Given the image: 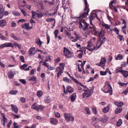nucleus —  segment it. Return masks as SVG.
I'll list each match as a JSON object with an SVG mask.
<instances>
[{
  "label": "nucleus",
  "instance_id": "5701e85b",
  "mask_svg": "<svg viewBox=\"0 0 128 128\" xmlns=\"http://www.w3.org/2000/svg\"><path fill=\"white\" fill-rule=\"evenodd\" d=\"M35 48H30L28 51V53L30 55L34 54L36 51L35 50Z\"/></svg>",
  "mask_w": 128,
  "mask_h": 128
},
{
  "label": "nucleus",
  "instance_id": "f3484780",
  "mask_svg": "<svg viewBox=\"0 0 128 128\" xmlns=\"http://www.w3.org/2000/svg\"><path fill=\"white\" fill-rule=\"evenodd\" d=\"M12 110L16 113H18V109L17 106L14 104H11V105Z\"/></svg>",
  "mask_w": 128,
  "mask_h": 128
},
{
  "label": "nucleus",
  "instance_id": "5fc2aeb1",
  "mask_svg": "<svg viewBox=\"0 0 128 128\" xmlns=\"http://www.w3.org/2000/svg\"><path fill=\"white\" fill-rule=\"evenodd\" d=\"M54 113L55 114L57 118H59L60 117V114L57 112H54Z\"/></svg>",
  "mask_w": 128,
  "mask_h": 128
},
{
  "label": "nucleus",
  "instance_id": "0eeeda50",
  "mask_svg": "<svg viewBox=\"0 0 128 128\" xmlns=\"http://www.w3.org/2000/svg\"><path fill=\"white\" fill-rule=\"evenodd\" d=\"M66 120L67 122L69 121L73 122L74 118L70 114L65 113L64 114Z\"/></svg>",
  "mask_w": 128,
  "mask_h": 128
},
{
  "label": "nucleus",
  "instance_id": "603ef678",
  "mask_svg": "<svg viewBox=\"0 0 128 128\" xmlns=\"http://www.w3.org/2000/svg\"><path fill=\"white\" fill-rule=\"evenodd\" d=\"M44 108V106L42 105H40L38 106V110L39 109L41 110H43V108Z\"/></svg>",
  "mask_w": 128,
  "mask_h": 128
},
{
  "label": "nucleus",
  "instance_id": "aec40b11",
  "mask_svg": "<svg viewBox=\"0 0 128 128\" xmlns=\"http://www.w3.org/2000/svg\"><path fill=\"white\" fill-rule=\"evenodd\" d=\"M6 24V21L4 20H0V26L1 27H3Z\"/></svg>",
  "mask_w": 128,
  "mask_h": 128
},
{
  "label": "nucleus",
  "instance_id": "de8ad7c7",
  "mask_svg": "<svg viewBox=\"0 0 128 128\" xmlns=\"http://www.w3.org/2000/svg\"><path fill=\"white\" fill-rule=\"evenodd\" d=\"M36 78L35 76H31L29 79L30 81H34L36 80Z\"/></svg>",
  "mask_w": 128,
  "mask_h": 128
},
{
  "label": "nucleus",
  "instance_id": "72a5a7b5",
  "mask_svg": "<svg viewBox=\"0 0 128 128\" xmlns=\"http://www.w3.org/2000/svg\"><path fill=\"white\" fill-rule=\"evenodd\" d=\"M43 92L40 90H38L37 92V95L39 97H40L42 96Z\"/></svg>",
  "mask_w": 128,
  "mask_h": 128
},
{
  "label": "nucleus",
  "instance_id": "20e7f679",
  "mask_svg": "<svg viewBox=\"0 0 128 128\" xmlns=\"http://www.w3.org/2000/svg\"><path fill=\"white\" fill-rule=\"evenodd\" d=\"M64 64L62 63L60 64V66L56 68V72H58L57 74L58 78H59L60 76L63 73V70L64 68Z\"/></svg>",
  "mask_w": 128,
  "mask_h": 128
},
{
  "label": "nucleus",
  "instance_id": "a211bd4d",
  "mask_svg": "<svg viewBox=\"0 0 128 128\" xmlns=\"http://www.w3.org/2000/svg\"><path fill=\"white\" fill-rule=\"evenodd\" d=\"M110 104H108L107 105L106 107L103 108L102 110L103 112L104 113H106L108 112L110 110Z\"/></svg>",
  "mask_w": 128,
  "mask_h": 128
},
{
  "label": "nucleus",
  "instance_id": "49530a36",
  "mask_svg": "<svg viewBox=\"0 0 128 128\" xmlns=\"http://www.w3.org/2000/svg\"><path fill=\"white\" fill-rule=\"evenodd\" d=\"M78 51L80 52V53L78 54V57L79 58H80L82 57L83 52L82 50H80Z\"/></svg>",
  "mask_w": 128,
  "mask_h": 128
},
{
  "label": "nucleus",
  "instance_id": "79ce46f5",
  "mask_svg": "<svg viewBox=\"0 0 128 128\" xmlns=\"http://www.w3.org/2000/svg\"><path fill=\"white\" fill-rule=\"evenodd\" d=\"M48 68V70H54L55 69V67L54 66H52L50 65H48L47 67Z\"/></svg>",
  "mask_w": 128,
  "mask_h": 128
},
{
  "label": "nucleus",
  "instance_id": "8fccbe9b",
  "mask_svg": "<svg viewBox=\"0 0 128 128\" xmlns=\"http://www.w3.org/2000/svg\"><path fill=\"white\" fill-rule=\"evenodd\" d=\"M84 110L88 114L90 115V112L89 108L86 107L84 108Z\"/></svg>",
  "mask_w": 128,
  "mask_h": 128
},
{
  "label": "nucleus",
  "instance_id": "7c9ffc66",
  "mask_svg": "<svg viewBox=\"0 0 128 128\" xmlns=\"http://www.w3.org/2000/svg\"><path fill=\"white\" fill-rule=\"evenodd\" d=\"M32 18L34 19V16L37 17V16H38V14L35 11L32 12Z\"/></svg>",
  "mask_w": 128,
  "mask_h": 128
},
{
  "label": "nucleus",
  "instance_id": "6ab92c4d",
  "mask_svg": "<svg viewBox=\"0 0 128 128\" xmlns=\"http://www.w3.org/2000/svg\"><path fill=\"white\" fill-rule=\"evenodd\" d=\"M73 88L70 86H67L66 87V91L70 93H72L74 92Z\"/></svg>",
  "mask_w": 128,
  "mask_h": 128
},
{
  "label": "nucleus",
  "instance_id": "e2e57ef3",
  "mask_svg": "<svg viewBox=\"0 0 128 128\" xmlns=\"http://www.w3.org/2000/svg\"><path fill=\"white\" fill-rule=\"evenodd\" d=\"M100 40L99 41V42L100 43L99 45L98 46V48H99L102 45V43H103V39L102 40Z\"/></svg>",
  "mask_w": 128,
  "mask_h": 128
},
{
  "label": "nucleus",
  "instance_id": "393cba45",
  "mask_svg": "<svg viewBox=\"0 0 128 128\" xmlns=\"http://www.w3.org/2000/svg\"><path fill=\"white\" fill-rule=\"evenodd\" d=\"M65 34L68 36L70 39L74 38V37L71 36V34H70L66 30H64Z\"/></svg>",
  "mask_w": 128,
  "mask_h": 128
},
{
  "label": "nucleus",
  "instance_id": "dca6fc26",
  "mask_svg": "<svg viewBox=\"0 0 128 128\" xmlns=\"http://www.w3.org/2000/svg\"><path fill=\"white\" fill-rule=\"evenodd\" d=\"M50 122L53 125H56L58 123V121L56 119L51 118L50 119Z\"/></svg>",
  "mask_w": 128,
  "mask_h": 128
},
{
  "label": "nucleus",
  "instance_id": "4c0bfd02",
  "mask_svg": "<svg viewBox=\"0 0 128 128\" xmlns=\"http://www.w3.org/2000/svg\"><path fill=\"white\" fill-rule=\"evenodd\" d=\"M13 14L15 16H20V14L18 12L16 11H13L12 12Z\"/></svg>",
  "mask_w": 128,
  "mask_h": 128
},
{
  "label": "nucleus",
  "instance_id": "338daca9",
  "mask_svg": "<svg viewBox=\"0 0 128 128\" xmlns=\"http://www.w3.org/2000/svg\"><path fill=\"white\" fill-rule=\"evenodd\" d=\"M113 30L115 32H116L117 34H119V31L116 28H114Z\"/></svg>",
  "mask_w": 128,
  "mask_h": 128
},
{
  "label": "nucleus",
  "instance_id": "b1692460",
  "mask_svg": "<svg viewBox=\"0 0 128 128\" xmlns=\"http://www.w3.org/2000/svg\"><path fill=\"white\" fill-rule=\"evenodd\" d=\"M31 108L36 110H38V106L36 103H35L33 104L31 106Z\"/></svg>",
  "mask_w": 128,
  "mask_h": 128
},
{
  "label": "nucleus",
  "instance_id": "ddd939ff",
  "mask_svg": "<svg viewBox=\"0 0 128 128\" xmlns=\"http://www.w3.org/2000/svg\"><path fill=\"white\" fill-rule=\"evenodd\" d=\"M62 0V4L63 6V8L64 10H66L67 8H68L69 5V2L68 0L67 2L68 3L66 2V4L65 3V0Z\"/></svg>",
  "mask_w": 128,
  "mask_h": 128
},
{
  "label": "nucleus",
  "instance_id": "a19ab883",
  "mask_svg": "<svg viewBox=\"0 0 128 128\" xmlns=\"http://www.w3.org/2000/svg\"><path fill=\"white\" fill-rule=\"evenodd\" d=\"M48 4L49 5L52 6L54 4L55 1L54 0H51V1L48 2Z\"/></svg>",
  "mask_w": 128,
  "mask_h": 128
},
{
  "label": "nucleus",
  "instance_id": "39448f33",
  "mask_svg": "<svg viewBox=\"0 0 128 128\" xmlns=\"http://www.w3.org/2000/svg\"><path fill=\"white\" fill-rule=\"evenodd\" d=\"M82 91H84L82 94V98L86 99L90 96L93 92L92 90L91 89L83 90Z\"/></svg>",
  "mask_w": 128,
  "mask_h": 128
},
{
  "label": "nucleus",
  "instance_id": "2eb2a0df",
  "mask_svg": "<svg viewBox=\"0 0 128 128\" xmlns=\"http://www.w3.org/2000/svg\"><path fill=\"white\" fill-rule=\"evenodd\" d=\"M35 42L40 47H41L42 44L43 43V42L41 41L40 39L38 38H37L35 39Z\"/></svg>",
  "mask_w": 128,
  "mask_h": 128
},
{
  "label": "nucleus",
  "instance_id": "a18cd8bd",
  "mask_svg": "<svg viewBox=\"0 0 128 128\" xmlns=\"http://www.w3.org/2000/svg\"><path fill=\"white\" fill-rule=\"evenodd\" d=\"M63 80L64 82H71V81L70 80V79L66 77L64 78H63Z\"/></svg>",
  "mask_w": 128,
  "mask_h": 128
},
{
  "label": "nucleus",
  "instance_id": "cd10ccee",
  "mask_svg": "<svg viewBox=\"0 0 128 128\" xmlns=\"http://www.w3.org/2000/svg\"><path fill=\"white\" fill-rule=\"evenodd\" d=\"M122 107L120 108L118 107L116 108L115 110V113L116 114H117L120 112L122 110Z\"/></svg>",
  "mask_w": 128,
  "mask_h": 128
},
{
  "label": "nucleus",
  "instance_id": "09e8293b",
  "mask_svg": "<svg viewBox=\"0 0 128 128\" xmlns=\"http://www.w3.org/2000/svg\"><path fill=\"white\" fill-rule=\"evenodd\" d=\"M92 110L93 113L95 114H97L96 109L94 107H92Z\"/></svg>",
  "mask_w": 128,
  "mask_h": 128
},
{
  "label": "nucleus",
  "instance_id": "1a4fd4ad",
  "mask_svg": "<svg viewBox=\"0 0 128 128\" xmlns=\"http://www.w3.org/2000/svg\"><path fill=\"white\" fill-rule=\"evenodd\" d=\"M106 60L105 57H102L100 62L96 64V65L100 66H104L106 64Z\"/></svg>",
  "mask_w": 128,
  "mask_h": 128
},
{
  "label": "nucleus",
  "instance_id": "c85d7f7f",
  "mask_svg": "<svg viewBox=\"0 0 128 128\" xmlns=\"http://www.w3.org/2000/svg\"><path fill=\"white\" fill-rule=\"evenodd\" d=\"M122 74L125 78H126L128 76V71L123 70L122 72Z\"/></svg>",
  "mask_w": 128,
  "mask_h": 128
},
{
  "label": "nucleus",
  "instance_id": "052dcab7",
  "mask_svg": "<svg viewBox=\"0 0 128 128\" xmlns=\"http://www.w3.org/2000/svg\"><path fill=\"white\" fill-rule=\"evenodd\" d=\"M19 80L24 84H26V82L24 79H20Z\"/></svg>",
  "mask_w": 128,
  "mask_h": 128
},
{
  "label": "nucleus",
  "instance_id": "f704fd0d",
  "mask_svg": "<svg viewBox=\"0 0 128 128\" xmlns=\"http://www.w3.org/2000/svg\"><path fill=\"white\" fill-rule=\"evenodd\" d=\"M127 26L126 25H124V26L122 27V30L123 32L125 34H126V28Z\"/></svg>",
  "mask_w": 128,
  "mask_h": 128
},
{
  "label": "nucleus",
  "instance_id": "c9c22d12",
  "mask_svg": "<svg viewBox=\"0 0 128 128\" xmlns=\"http://www.w3.org/2000/svg\"><path fill=\"white\" fill-rule=\"evenodd\" d=\"M102 26H103L105 27V28L106 29H109L110 28V25L107 24H102Z\"/></svg>",
  "mask_w": 128,
  "mask_h": 128
},
{
  "label": "nucleus",
  "instance_id": "412c9836",
  "mask_svg": "<svg viewBox=\"0 0 128 128\" xmlns=\"http://www.w3.org/2000/svg\"><path fill=\"white\" fill-rule=\"evenodd\" d=\"M51 98L48 96H45L44 98V101L45 103L48 104L51 101Z\"/></svg>",
  "mask_w": 128,
  "mask_h": 128
},
{
  "label": "nucleus",
  "instance_id": "6e6d98bb",
  "mask_svg": "<svg viewBox=\"0 0 128 128\" xmlns=\"http://www.w3.org/2000/svg\"><path fill=\"white\" fill-rule=\"evenodd\" d=\"M46 37L47 38V44H48L49 43L50 40V36L48 35V34H47L46 35Z\"/></svg>",
  "mask_w": 128,
  "mask_h": 128
},
{
  "label": "nucleus",
  "instance_id": "f03ea898",
  "mask_svg": "<svg viewBox=\"0 0 128 128\" xmlns=\"http://www.w3.org/2000/svg\"><path fill=\"white\" fill-rule=\"evenodd\" d=\"M85 5V8L83 12L80 13V16L77 18L79 19L82 18H85L88 15V13L90 11L89 5L88 3L87 0H84Z\"/></svg>",
  "mask_w": 128,
  "mask_h": 128
},
{
  "label": "nucleus",
  "instance_id": "37998d69",
  "mask_svg": "<svg viewBox=\"0 0 128 128\" xmlns=\"http://www.w3.org/2000/svg\"><path fill=\"white\" fill-rule=\"evenodd\" d=\"M88 50L87 52L90 54L92 53L94 48H86Z\"/></svg>",
  "mask_w": 128,
  "mask_h": 128
},
{
  "label": "nucleus",
  "instance_id": "4468645a",
  "mask_svg": "<svg viewBox=\"0 0 128 128\" xmlns=\"http://www.w3.org/2000/svg\"><path fill=\"white\" fill-rule=\"evenodd\" d=\"M100 30L96 28L95 26H93V29H92V32H93L94 34L97 36Z\"/></svg>",
  "mask_w": 128,
  "mask_h": 128
},
{
  "label": "nucleus",
  "instance_id": "13d9d810",
  "mask_svg": "<svg viewBox=\"0 0 128 128\" xmlns=\"http://www.w3.org/2000/svg\"><path fill=\"white\" fill-rule=\"evenodd\" d=\"M72 80L75 83L77 84H78L80 83V82L77 80L76 79L74 78H72Z\"/></svg>",
  "mask_w": 128,
  "mask_h": 128
},
{
  "label": "nucleus",
  "instance_id": "4be33fe9",
  "mask_svg": "<svg viewBox=\"0 0 128 128\" xmlns=\"http://www.w3.org/2000/svg\"><path fill=\"white\" fill-rule=\"evenodd\" d=\"M76 94L75 93H74L70 96V98L72 102H74L76 100Z\"/></svg>",
  "mask_w": 128,
  "mask_h": 128
},
{
  "label": "nucleus",
  "instance_id": "423d86ee",
  "mask_svg": "<svg viewBox=\"0 0 128 128\" xmlns=\"http://www.w3.org/2000/svg\"><path fill=\"white\" fill-rule=\"evenodd\" d=\"M14 46L15 48L18 47V48H20L19 45L16 42H15L14 44V45L11 42L6 43L0 46V48H3L4 47H12L13 48L14 47Z\"/></svg>",
  "mask_w": 128,
  "mask_h": 128
},
{
  "label": "nucleus",
  "instance_id": "3c124183",
  "mask_svg": "<svg viewBox=\"0 0 128 128\" xmlns=\"http://www.w3.org/2000/svg\"><path fill=\"white\" fill-rule=\"evenodd\" d=\"M54 20V18H48L46 20V21L48 22H50L53 21Z\"/></svg>",
  "mask_w": 128,
  "mask_h": 128
},
{
  "label": "nucleus",
  "instance_id": "2f4dec72",
  "mask_svg": "<svg viewBox=\"0 0 128 128\" xmlns=\"http://www.w3.org/2000/svg\"><path fill=\"white\" fill-rule=\"evenodd\" d=\"M108 120V117L106 116H104L102 118V121L104 123H106Z\"/></svg>",
  "mask_w": 128,
  "mask_h": 128
},
{
  "label": "nucleus",
  "instance_id": "bb28decb",
  "mask_svg": "<svg viewBox=\"0 0 128 128\" xmlns=\"http://www.w3.org/2000/svg\"><path fill=\"white\" fill-rule=\"evenodd\" d=\"M116 2H117L116 0H113L111 1L109 4L110 8L112 10V6H114L113 5V4H115Z\"/></svg>",
  "mask_w": 128,
  "mask_h": 128
},
{
  "label": "nucleus",
  "instance_id": "4d7b16f0",
  "mask_svg": "<svg viewBox=\"0 0 128 128\" xmlns=\"http://www.w3.org/2000/svg\"><path fill=\"white\" fill-rule=\"evenodd\" d=\"M28 66V65L26 64H24V65H22V66H21V68L23 69V70H25L26 68H25L27 67Z\"/></svg>",
  "mask_w": 128,
  "mask_h": 128
},
{
  "label": "nucleus",
  "instance_id": "e433bc0d",
  "mask_svg": "<svg viewBox=\"0 0 128 128\" xmlns=\"http://www.w3.org/2000/svg\"><path fill=\"white\" fill-rule=\"evenodd\" d=\"M26 28L27 30H29L32 29V28L29 26V23H25Z\"/></svg>",
  "mask_w": 128,
  "mask_h": 128
},
{
  "label": "nucleus",
  "instance_id": "6e6552de",
  "mask_svg": "<svg viewBox=\"0 0 128 128\" xmlns=\"http://www.w3.org/2000/svg\"><path fill=\"white\" fill-rule=\"evenodd\" d=\"M64 53L65 56L68 58H70L72 57L74 53L70 52L67 48H64Z\"/></svg>",
  "mask_w": 128,
  "mask_h": 128
},
{
  "label": "nucleus",
  "instance_id": "c03bdc74",
  "mask_svg": "<svg viewBox=\"0 0 128 128\" xmlns=\"http://www.w3.org/2000/svg\"><path fill=\"white\" fill-rule=\"evenodd\" d=\"M5 119H1V122L2 124L4 126L5 125V122H7V119H6V121L5 120Z\"/></svg>",
  "mask_w": 128,
  "mask_h": 128
},
{
  "label": "nucleus",
  "instance_id": "680f3d73",
  "mask_svg": "<svg viewBox=\"0 0 128 128\" xmlns=\"http://www.w3.org/2000/svg\"><path fill=\"white\" fill-rule=\"evenodd\" d=\"M74 34L76 36V38L77 40L79 39L80 38V35L78 34H77L76 32H74Z\"/></svg>",
  "mask_w": 128,
  "mask_h": 128
},
{
  "label": "nucleus",
  "instance_id": "473e14b6",
  "mask_svg": "<svg viewBox=\"0 0 128 128\" xmlns=\"http://www.w3.org/2000/svg\"><path fill=\"white\" fill-rule=\"evenodd\" d=\"M18 92V91L15 90H12L9 92L10 94L12 95H15Z\"/></svg>",
  "mask_w": 128,
  "mask_h": 128
},
{
  "label": "nucleus",
  "instance_id": "bf43d9fd",
  "mask_svg": "<svg viewBox=\"0 0 128 128\" xmlns=\"http://www.w3.org/2000/svg\"><path fill=\"white\" fill-rule=\"evenodd\" d=\"M4 10L2 6H0V13L3 14Z\"/></svg>",
  "mask_w": 128,
  "mask_h": 128
},
{
  "label": "nucleus",
  "instance_id": "58836bf2",
  "mask_svg": "<svg viewBox=\"0 0 128 128\" xmlns=\"http://www.w3.org/2000/svg\"><path fill=\"white\" fill-rule=\"evenodd\" d=\"M123 58L122 55L120 54H118L116 56V60H121Z\"/></svg>",
  "mask_w": 128,
  "mask_h": 128
},
{
  "label": "nucleus",
  "instance_id": "69168bd1",
  "mask_svg": "<svg viewBox=\"0 0 128 128\" xmlns=\"http://www.w3.org/2000/svg\"><path fill=\"white\" fill-rule=\"evenodd\" d=\"M60 57H58L54 60L55 62L56 63H58L60 61Z\"/></svg>",
  "mask_w": 128,
  "mask_h": 128
},
{
  "label": "nucleus",
  "instance_id": "7ed1b4c3",
  "mask_svg": "<svg viewBox=\"0 0 128 128\" xmlns=\"http://www.w3.org/2000/svg\"><path fill=\"white\" fill-rule=\"evenodd\" d=\"M112 89L110 84L108 82H106L104 86V87L102 90V91L105 93L110 92V95L112 94Z\"/></svg>",
  "mask_w": 128,
  "mask_h": 128
},
{
  "label": "nucleus",
  "instance_id": "ea45409f",
  "mask_svg": "<svg viewBox=\"0 0 128 128\" xmlns=\"http://www.w3.org/2000/svg\"><path fill=\"white\" fill-rule=\"evenodd\" d=\"M122 121L120 119L116 123V125L117 126H120L122 124Z\"/></svg>",
  "mask_w": 128,
  "mask_h": 128
},
{
  "label": "nucleus",
  "instance_id": "a878e982",
  "mask_svg": "<svg viewBox=\"0 0 128 128\" xmlns=\"http://www.w3.org/2000/svg\"><path fill=\"white\" fill-rule=\"evenodd\" d=\"M114 103L116 105L118 106V107H119V108H120L124 104V103L122 102H115Z\"/></svg>",
  "mask_w": 128,
  "mask_h": 128
},
{
  "label": "nucleus",
  "instance_id": "f8f14e48",
  "mask_svg": "<svg viewBox=\"0 0 128 128\" xmlns=\"http://www.w3.org/2000/svg\"><path fill=\"white\" fill-rule=\"evenodd\" d=\"M96 18H98L97 15L95 13H92L89 16L90 20H94Z\"/></svg>",
  "mask_w": 128,
  "mask_h": 128
},
{
  "label": "nucleus",
  "instance_id": "864d4df0",
  "mask_svg": "<svg viewBox=\"0 0 128 128\" xmlns=\"http://www.w3.org/2000/svg\"><path fill=\"white\" fill-rule=\"evenodd\" d=\"M88 44L87 46V47L88 48H91L92 47V45L91 42L90 41H88Z\"/></svg>",
  "mask_w": 128,
  "mask_h": 128
},
{
  "label": "nucleus",
  "instance_id": "c756f323",
  "mask_svg": "<svg viewBox=\"0 0 128 128\" xmlns=\"http://www.w3.org/2000/svg\"><path fill=\"white\" fill-rule=\"evenodd\" d=\"M104 35V33L102 32V30H100L97 36L98 37V38L101 39V38Z\"/></svg>",
  "mask_w": 128,
  "mask_h": 128
},
{
  "label": "nucleus",
  "instance_id": "f257e3e1",
  "mask_svg": "<svg viewBox=\"0 0 128 128\" xmlns=\"http://www.w3.org/2000/svg\"><path fill=\"white\" fill-rule=\"evenodd\" d=\"M79 28L84 31H87L90 33L92 32V27L89 24L86 22L84 20H80L79 22Z\"/></svg>",
  "mask_w": 128,
  "mask_h": 128
},
{
  "label": "nucleus",
  "instance_id": "0e129e2a",
  "mask_svg": "<svg viewBox=\"0 0 128 128\" xmlns=\"http://www.w3.org/2000/svg\"><path fill=\"white\" fill-rule=\"evenodd\" d=\"M123 70H122V69L121 68H119L118 69L116 70V73H118L120 72H121V73L123 71Z\"/></svg>",
  "mask_w": 128,
  "mask_h": 128
},
{
  "label": "nucleus",
  "instance_id": "774afa93",
  "mask_svg": "<svg viewBox=\"0 0 128 128\" xmlns=\"http://www.w3.org/2000/svg\"><path fill=\"white\" fill-rule=\"evenodd\" d=\"M20 100L23 103L25 102L26 101L25 98L23 97H21L20 98Z\"/></svg>",
  "mask_w": 128,
  "mask_h": 128
},
{
  "label": "nucleus",
  "instance_id": "9d476101",
  "mask_svg": "<svg viewBox=\"0 0 128 128\" xmlns=\"http://www.w3.org/2000/svg\"><path fill=\"white\" fill-rule=\"evenodd\" d=\"M99 121V120L98 118L93 117L92 118L91 124L96 128L98 122Z\"/></svg>",
  "mask_w": 128,
  "mask_h": 128
},
{
  "label": "nucleus",
  "instance_id": "9b49d317",
  "mask_svg": "<svg viewBox=\"0 0 128 128\" xmlns=\"http://www.w3.org/2000/svg\"><path fill=\"white\" fill-rule=\"evenodd\" d=\"M16 72L14 71L10 70L8 73V76L9 78H12L14 76V75L16 74Z\"/></svg>",
  "mask_w": 128,
  "mask_h": 128
}]
</instances>
